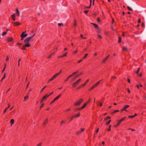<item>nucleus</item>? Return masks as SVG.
I'll return each mask as SVG.
<instances>
[{
  "label": "nucleus",
  "mask_w": 146,
  "mask_h": 146,
  "mask_svg": "<svg viewBox=\"0 0 146 146\" xmlns=\"http://www.w3.org/2000/svg\"><path fill=\"white\" fill-rule=\"evenodd\" d=\"M81 80V78H79L75 82H74L72 84V86L73 87H75L79 83V82Z\"/></svg>",
  "instance_id": "f257e3e1"
},
{
  "label": "nucleus",
  "mask_w": 146,
  "mask_h": 146,
  "mask_svg": "<svg viewBox=\"0 0 146 146\" xmlns=\"http://www.w3.org/2000/svg\"><path fill=\"white\" fill-rule=\"evenodd\" d=\"M83 100L82 99H80L79 100L76 102L74 104V105L76 106H79L81 103L83 101Z\"/></svg>",
  "instance_id": "f03ea898"
},
{
  "label": "nucleus",
  "mask_w": 146,
  "mask_h": 146,
  "mask_svg": "<svg viewBox=\"0 0 146 146\" xmlns=\"http://www.w3.org/2000/svg\"><path fill=\"white\" fill-rule=\"evenodd\" d=\"M129 106L128 105H125L124 106L123 109L121 110V111H125L126 112H128V111L127 110V109L129 108Z\"/></svg>",
  "instance_id": "7ed1b4c3"
},
{
  "label": "nucleus",
  "mask_w": 146,
  "mask_h": 146,
  "mask_svg": "<svg viewBox=\"0 0 146 146\" xmlns=\"http://www.w3.org/2000/svg\"><path fill=\"white\" fill-rule=\"evenodd\" d=\"M32 39V37H29L27 38L25 40L24 42L25 43H29V41Z\"/></svg>",
  "instance_id": "20e7f679"
},
{
  "label": "nucleus",
  "mask_w": 146,
  "mask_h": 146,
  "mask_svg": "<svg viewBox=\"0 0 146 146\" xmlns=\"http://www.w3.org/2000/svg\"><path fill=\"white\" fill-rule=\"evenodd\" d=\"M61 96V95H60V94H59V95H58L57 97H56V98H55L54 99V100H53L51 102H50V104H52L54 102V101H55L56 100H57L60 97V96Z\"/></svg>",
  "instance_id": "39448f33"
},
{
  "label": "nucleus",
  "mask_w": 146,
  "mask_h": 146,
  "mask_svg": "<svg viewBox=\"0 0 146 146\" xmlns=\"http://www.w3.org/2000/svg\"><path fill=\"white\" fill-rule=\"evenodd\" d=\"M100 81H98L96 83H95L94 84L93 86H92V87L94 88L96 87H97L98 85L100 84Z\"/></svg>",
  "instance_id": "423d86ee"
},
{
  "label": "nucleus",
  "mask_w": 146,
  "mask_h": 146,
  "mask_svg": "<svg viewBox=\"0 0 146 146\" xmlns=\"http://www.w3.org/2000/svg\"><path fill=\"white\" fill-rule=\"evenodd\" d=\"M27 34H24V33H22L21 35V37L25 38V37H26L27 36Z\"/></svg>",
  "instance_id": "0eeeda50"
},
{
  "label": "nucleus",
  "mask_w": 146,
  "mask_h": 146,
  "mask_svg": "<svg viewBox=\"0 0 146 146\" xmlns=\"http://www.w3.org/2000/svg\"><path fill=\"white\" fill-rule=\"evenodd\" d=\"M13 23L15 25L17 26V25H20L21 23L19 22H15Z\"/></svg>",
  "instance_id": "6e6552de"
},
{
  "label": "nucleus",
  "mask_w": 146,
  "mask_h": 146,
  "mask_svg": "<svg viewBox=\"0 0 146 146\" xmlns=\"http://www.w3.org/2000/svg\"><path fill=\"white\" fill-rule=\"evenodd\" d=\"M128 50L126 46H124L122 47V50L123 51H127Z\"/></svg>",
  "instance_id": "1a4fd4ad"
},
{
  "label": "nucleus",
  "mask_w": 146,
  "mask_h": 146,
  "mask_svg": "<svg viewBox=\"0 0 146 146\" xmlns=\"http://www.w3.org/2000/svg\"><path fill=\"white\" fill-rule=\"evenodd\" d=\"M11 16L12 19L13 20V21H15V14L12 15H11Z\"/></svg>",
  "instance_id": "9d476101"
},
{
  "label": "nucleus",
  "mask_w": 146,
  "mask_h": 146,
  "mask_svg": "<svg viewBox=\"0 0 146 146\" xmlns=\"http://www.w3.org/2000/svg\"><path fill=\"white\" fill-rule=\"evenodd\" d=\"M73 76V75H72V74H71L69 76H68L67 78H66V79L65 80V81H67L68 80H69V78H71V77H72V76Z\"/></svg>",
  "instance_id": "9b49d317"
},
{
  "label": "nucleus",
  "mask_w": 146,
  "mask_h": 146,
  "mask_svg": "<svg viewBox=\"0 0 146 146\" xmlns=\"http://www.w3.org/2000/svg\"><path fill=\"white\" fill-rule=\"evenodd\" d=\"M68 54V53L67 52H66L65 54H63V55H62V56H59L58 57V58H60L61 57H63L64 56H66L67 54Z\"/></svg>",
  "instance_id": "f8f14e48"
},
{
  "label": "nucleus",
  "mask_w": 146,
  "mask_h": 146,
  "mask_svg": "<svg viewBox=\"0 0 146 146\" xmlns=\"http://www.w3.org/2000/svg\"><path fill=\"white\" fill-rule=\"evenodd\" d=\"M49 96V95L46 94L43 97V100H45L46 98H48Z\"/></svg>",
  "instance_id": "ddd939ff"
},
{
  "label": "nucleus",
  "mask_w": 146,
  "mask_h": 146,
  "mask_svg": "<svg viewBox=\"0 0 146 146\" xmlns=\"http://www.w3.org/2000/svg\"><path fill=\"white\" fill-rule=\"evenodd\" d=\"M91 24L94 25V27L96 29L98 28L99 27L95 23H92Z\"/></svg>",
  "instance_id": "4468645a"
},
{
  "label": "nucleus",
  "mask_w": 146,
  "mask_h": 146,
  "mask_svg": "<svg viewBox=\"0 0 146 146\" xmlns=\"http://www.w3.org/2000/svg\"><path fill=\"white\" fill-rule=\"evenodd\" d=\"M97 30L96 31V32L98 33H100L101 32V30L100 29L99 27L97 28Z\"/></svg>",
  "instance_id": "2eb2a0df"
},
{
  "label": "nucleus",
  "mask_w": 146,
  "mask_h": 146,
  "mask_svg": "<svg viewBox=\"0 0 146 146\" xmlns=\"http://www.w3.org/2000/svg\"><path fill=\"white\" fill-rule=\"evenodd\" d=\"M25 46L26 47H29L31 46V45L29 44V43H25Z\"/></svg>",
  "instance_id": "dca6fc26"
},
{
  "label": "nucleus",
  "mask_w": 146,
  "mask_h": 146,
  "mask_svg": "<svg viewBox=\"0 0 146 146\" xmlns=\"http://www.w3.org/2000/svg\"><path fill=\"white\" fill-rule=\"evenodd\" d=\"M109 56V55H108V56H107L103 60V62L104 63H105L106 62V61L107 60V59L108 58Z\"/></svg>",
  "instance_id": "f3484780"
},
{
  "label": "nucleus",
  "mask_w": 146,
  "mask_h": 146,
  "mask_svg": "<svg viewBox=\"0 0 146 146\" xmlns=\"http://www.w3.org/2000/svg\"><path fill=\"white\" fill-rule=\"evenodd\" d=\"M89 81V80H87L85 82L84 84H83L81 86L82 87H83L84 86H85L86 84Z\"/></svg>",
  "instance_id": "a211bd4d"
},
{
  "label": "nucleus",
  "mask_w": 146,
  "mask_h": 146,
  "mask_svg": "<svg viewBox=\"0 0 146 146\" xmlns=\"http://www.w3.org/2000/svg\"><path fill=\"white\" fill-rule=\"evenodd\" d=\"M125 118H126V117L123 118L122 119H121L120 120L118 121V122H119L120 123H121V121H123L125 119Z\"/></svg>",
  "instance_id": "6ab92c4d"
},
{
  "label": "nucleus",
  "mask_w": 146,
  "mask_h": 146,
  "mask_svg": "<svg viewBox=\"0 0 146 146\" xmlns=\"http://www.w3.org/2000/svg\"><path fill=\"white\" fill-rule=\"evenodd\" d=\"M90 4L89 6L88 7H85L86 8H90L91 7V4H92V0H90Z\"/></svg>",
  "instance_id": "aec40b11"
},
{
  "label": "nucleus",
  "mask_w": 146,
  "mask_h": 146,
  "mask_svg": "<svg viewBox=\"0 0 146 146\" xmlns=\"http://www.w3.org/2000/svg\"><path fill=\"white\" fill-rule=\"evenodd\" d=\"M87 105V103L85 104L82 107L80 108V109H84Z\"/></svg>",
  "instance_id": "412c9836"
},
{
  "label": "nucleus",
  "mask_w": 146,
  "mask_h": 146,
  "mask_svg": "<svg viewBox=\"0 0 146 146\" xmlns=\"http://www.w3.org/2000/svg\"><path fill=\"white\" fill-rule=\"evenodd\" d=\"M14 120L13 119H11L10 121V123L11 124V125L13 124L14 123Z\"/></svg>",
  "instance_id": "4be33fe9"
},
{
  "label": "nucleus",
  "mask_w": 146,
  "mask_h": 146,
  "mask_svg": "<svg viewBox=\"0 0 146 146\" xmlns=\"http://www.w3.org/2000/svg\"><path fill=\"white\" fill-rule=\"evenodd\" d=\"M97 104L99 105L100 107L102 106L103 105L102 103L99 102H97Z\"/></svg>",
  "instance_id": "5701e85b"
},
{
  "label": "nucleus",
  "mask_w": 146,
  "mask_h": 146,
  "mask_svg": "<svg viewBox=\"0 0 146 146\" xmlns=\"http://www.w3.org/2000/svg\"><path fill=\"white\" fill-rule=\"evenodd\" d=\"M7 40L9 42H10L13 40V38H8Z\"/></svg>",
  "instance_id": "b1692460"
},
{
  "label": "nucleus",
  "mask_w": 146,
  "mask_h": 146,
  "mask_svg": "<svg viewBox=\"0 0 146 146\" xmlns=\"http://www.w3.org/2000/svg\"><path fill=\"white\" fill-rule=\"evenodd\" d=\"M5 76H6L5 74H4V76L1 79V80L0 81L1 82H2V81L5 78Z\"/></svg>",
  "instance_id": "393cba45"
},
{
  "label": "nucleus",
  "mask_w": 146,
  "mask_h": 146,
  "mask_svg": "<svg viewBox=\"0 0 146 146\" xmlns=\"http://www.w3.org/2000/svg\"><path fill=\"white\" fill-rule=\"evenodd\" d=\"M79 72V71L78 70L77 71H76L74 72L73 73H72V75L73 76L74 75L76 74L77 73Z\"/></svg>",
  "instance_id": "a878e982"
},
{
  "label": "nucleus",
  "mask_w": 146,
  "mask_h": 146,
  "mask_svg": "<svg viewBox=\"0 0 146 146\" xmlns=\"http://www.w3.org/2000/svg\"><path fill=\"white\" fill-rule=\"evenodd\" d=\"M74 25L75 27L76 25V21L75 19H74Z\"/></svg>",
  "instance_id": "bb28decb"
},
{
  "label": "nucleus",
  "mask_w": 146,
  "mask_h": 146,
  "mask_svg": "<svg viewBox=\"0 0 146 146\" xmlns=\"http://www.w3.org/2000/svg\"><path fill=\"white\" fill-rule=\"evenodd\" d=\"M127 8L128 9H129V11H132V9L129 7L127 6Z\"/></svg>",
  "instance_id": "cd10ccee"
},
{
  "label": "nucleus",
  "mask_w": 146,
  "mask_h": 146,
  "mask_svg": "<svg viewBox=\"0 0 146 146\" xmlns=\"http://www.w3.org/2000/svg\"><path fill=\"white\" fill-rule=\"evenodd\" d=\"M7 33V32H3L2 34V36H3L6 35Z\"/></svg>",
  "instance_id": "c85d7f7f"
},
{
  "label": "nucleus",
  "mask_w": 146,
  "mask_h": 146,
  "mask_svg": "<svg viewBox=\"0 0 146 146\" xmlns=\"http://www.w3.org/2000/svg\"><path fill=\"white\" fill-rule=\"evenodd\" d=\"M6 64H5L4 65V68H3V69L2 70V72H4V71L5 70V68H6Z\"/></svg>",
  "instance_id": "c756f323"
},
{
  "label": "nucleus",
  "mask_w": 146,
  "mask_h": 146,
  "mask_svg": "<svg viewBox=\"0 0 146 146\" xmlns=\"http://www.w3.org/2000/svg\"><path fill=\"white\" fill-rule=\"evenodd\" d=\"M57 76H56V75L55 74L54 75L52 78H53V79H54L55 78H56V77Z\"/></svg>",
  "instance_id": "7c9ffc66"
},
{
  "label": "nucleus",
  "mask_w": 146,
  "mask_h": 146,
  "mask_svg": "<svg viewBox=\"0 0 146 146\" xmlns=\"http://www.w3.org/2000/svg\"><path fill=\"white\" fill-rule=\"evenodd\" d=\"M80 115V114L79 113H78L77 114L75 115L74 116L75 117H78Z\"/></svg>",
  "instance_id": "2f4dec72"
},
{
  "label": "nucleus",
  "mask_w": 146,
  "mask_h": 146,
  "mask_svg": "<svg viewBox=\"0 0 146 146\" xmlns=\"http://www.w3.org/2000/svg\"><path fill=\"white\" fill-rule=\"evenodd\" d=\"M140 68H139L137 69V70L136 72V73L137 74H138L139 73V71L140 70Z\"/></svg>",
  "instance_id": "473e14b6"
},
{
  "label": "nucleus",
  "mask_w": 146,
  "mask_h": 146,
  "mask_svg": "<svg viewBox=\"0 0 146 146\" xmlns=\"http://www.w3.org/2000/svg\"><path fill=\"white\" fill-rule=\"evenodd\" d=\"M119 111L118 110H116L114 111L112 113V114L116 112H118Z\"/></svg>",
  "instance_id": "72a5a7b5"
},
{
  "label": "nucleus",
  "mask_w": 146,
  "mask_h": 146,
  "mask_svg": "<svg viewBox=\"0 0 146 146\" xmlns=\"http://www.w3.org/2000/svg\"><path fill=\"white\" fill-rule=\"evenodd\" d=\"M58 26H62L63 25V23H58Z\"/></svg>",
  "instance_id": "f704fd0d"
},
{
  "label": "nucleus",
  "mask_w": 146,
  "mask_h": 146,
  "mask_svg": "<svg viewBox=\"0 0 146 146\" xmlns=\"http://www.w3.org/2000/svg\"><path fill=\"white\" fill-rule=\"evenodd\" d=\"M121 41V38L119 37H118V42H120Z\"/></svg>",
  "instance_id": "c9c22d12"
},
{
  "label": "nucleus",
  "mask_w": 146,
  "mask_h": 146,
  "mask_svg": "<svg viewBox=\"0 0 146 146\" xmlns=\"http://www.w3.org/2000/svg\"><path fill=\"white\" fill-rule=\"evenodd\" d=\"M42 144V143H40L37 144L36 146H41Z\"/></svg>",
  "instance_id": "e433bc0d"
},
{
  "label": "nucleus",
  "mask_w": 146,
  "mask_h": 146,
  "mask_svg": "<svg viewBox=\"0 0 146 146\" xmlns=\"http://www.w3.org/2000/svg\"><path fill=\"white\" fill-rule=\"evenodd\" d=\"M53 78H50L49 80V81H48V83H49V82L50 81H52L53 80Z\"/></svg>",
  "instance_id": "4c0bfd02"
},
{
  "label": "nucleus",
  "mask_w": 146,
  "mask_h": 146,
  "mask_svg": "<svg viewBox=\"0 0 146 146\" xmlns=\"http://www.w3.org/2000/svg\"><path fill=\"white\" fill-rule=\"evenodd\" d=\"M118 123L117 125H114V126L115 127H117L118 125L120 123L119 122H118Z\"/></svg>",
  "instance_id": "58836bf2"
},
{
  "label": "nucleus",
  "mask_w": 146,
  "mask_h": 146,
  "mask_svg": "<svg viewBox=\"0 0 146 146\" xmlns=\"http://www.w3.org/2000/svg\"><path fill=\"white\" fill-rule=\"evenodd\" d=\"M88 54H85L84 56L83 57V58L84 59L86 57L88 56Z\"/></svg>",
  "instance_id": "ea45409f"
},
{
  "label": "nucleus",
  "mask_w": 146,
  "mask_h": 146,
  "mask_svg": "<svg viewBox=\"0 0 146 146\" xmlns=\"http://www.w3.org/2000/svg\"><path fill=\"white\" fill-rule=\"evenodd\" d=\"M28 97H29V96L28 95L27 96H25V98H24V99H25L24 101H25L26 99L28 98Z\"/></svg>",
  "instance_id": "a19ab883"
},
{
  "label": "nucleus",
  "mask_w": 146,
  "mask_h": 146,
  "mask_svg": "<svg viewBox=\"0 0 146 146\" xmlns=\"http://www.w3.org/2000/svg\"><path fill=\"white\" fill-rule=\"evenodd\" d=\"M111 121V120H109L107 122V123H106V124L107 125H108L110 123V122Z\"/></svg>",
  "instance_id": "79ce46f5"
},
{
  "label": "nucleus",
  "mask_w": 146,
  "mask_h": 146,
  "mask_svg": "<svg viewBox=\"0 0 146 146\" xmlns=\"http://www.w3.org/2000/svg\"><path fill=\"white\" fill-rule=\"evenodd\" d=\"M26 47L25 46V45L23 46V48H22V49L23 50H25L26 49Z\"/></svg>",
  "instance_id": "37998d69"
},
{
  "label": "nucleus",
  "mask_w": 146,
  "mask_h": 146,
  "mask_svg": "<svg viewBox=\"0 0 146 146\" xmlns=\"http://www.w3.org/2000/svg\"><path fill=\"white\" fill-rule=\"evenodd\" d=\"M47 120H46L44 122L43 124L44 125L46 123H47Z\"/></svg>",
  "instance_id": "c03bdc74"
},
{
  "label": "nucleus",
  "mask_w": 146,
  "mask_h": 146,
  "mask_svg": "<svg viewBox=\"0 0 146 146\" xmlns=\"http://www.w3.org/2000/svg\"><path fill=\"white\" fill-rule=\"evenodd\" d=\"M46 87V86H44V87L42 88V89L41 90V91H40V92H42V91L44 89H45V88Z\"/></svg>",
  "instance_id": "a18cd8bd"
},
{
  "label": "nucleus",
  "mask_w": 146,
  "mask_h": 146,
  "mask_svg": "<svg viewBox=\"0 0 146 146\" xmlns=\"http://www.w3.org/2000/svg\"><path fill=\"white\" fill-rule=\"evenodd\" d=\"M97 21L98 22H100V19L98 17L97 19Z\"/></svg>",
  "instance_id": "49530a36"
},
{
  "label": "nucleus",
  "mask_w": 146,
  "mask_h": 146,
  "mask_svg": "<svg viewBox=\"0 0 146 146\" xmlns=\"http://www.w3.org/2000/svg\"><path fill=\"white\" fill-rule=\"evenodd\" d=\"M8 109V108H7L5 109L3 113H5L6 112V110H7Z\"/></svg>",
  "instance_id": "de8ad7c7"
},
{
  "label": "nucleus",
  "mask_w": 146,
  "mask_h": 146,
  "mask_svg": "<svg viewBox=\"0 0 146 146\" xmlns=\"http://www.w3.org/2000/svg\"><path fill=\"white\" fill-rule=\"evenodd\" d=\"M110 117L109 116H108L107 117V118H105V120H107L108 119H110Z\"/></svg>",
  "instance_id": "09e8293b"
},
{
  "label": "nucleus",
  "mask_w": 146,
  "mask_h": 146,
  "mask_svg": "<svg viewBox=\"0 0 146 146\" xmlns=\"http://www.w3.org/2000/svg\"><path fill=\"white\" fill-rule=\"evenodd\" d=\"M16 12L18 16H19L20 15V13L19 11Z\"/></svg>",
  "instance_id": "8fccbe9b"
},
{
  "label": "nucleus",
  "mask_w": 146,
  "mask_h": 146,
  "mask_svg": "<svg viewBox=\"0 0 146 146\" xmlns=\"http://www.w3.org/2000/svg\"><path fill=\"white\" fill-rule=\"evenodd\" d=\"M21 60V59L19 58V60H18V66H19V61Z\"/></svg>",
  "instance_id": "3c124183"
},
{
  "label": "nucleus",
  "mask_w": 146,
  "mask_h": 146,
  "mask_svg": "<svg viewBox=\"0 0 146 146\" xmlns=\"http://www.w3.org/2000/svg\"><path fill=\"white\" fill-rule=\"evenodd\" d=\"M70 108H69L67 110H65V111H70Z\"/></svg>",
  "instance_id": "603ef678"
},
{
  "label": "nucleus",
  "mask_w": 146,
  "mask_h": 146,
  "mask_svg": "<svg viewBox=\"0 0 146 146\" xmlns=\"http://www.w3.org/2000/svg\"><path fill=\"white\" fill-rule=\"evenodd\" d=\"M44 106V104H42L41 105V106H40V109H41V108Z\"/></svg>",
  "instance_id": "864d4df0"
},
{
  "label": "nucleus",
  "mask_w": 146,
  "mask_h": 146,
  "mask_svg": "<svg viewBox=\"0 0 146 146\" xmlns=\"http://www.w3.org/2000/svg\"><path fill=\"white\" fill-rule=\"evenodd\" d=\"M98 36L99 38H102V37L100 35H98Z\"/></svg>",
  "instance_id": "5fc2aeb1"
},
{
  "label": "nucleus",
  "mask_w": 146,
  "mask_h": 146,
  "mask_svg": "<svg viewBox=\"0 0 146 146\" xmlns=\"http://www.w3.org/2000/svg\"><path fill=\"white\" fill-rule=\"evenodd\" d=\"M80 76L79 75H78L77 76H76L75 77V79L73 80H74V79H75L76 78H77L78 77H79Z\"/></svg>",
  "instance_id": "6e6d98bb"
},
{
  "label": "nucleus",
  "mask_w": 146,
  "mask_h": 146,
  "mask_svg": "<svg viewBox=\"0 0 146 146\" xmlns=\"http://www.w3.org/2000/svg\"><path fill=\"white\" fill-rule=\"evenodd\" d=\"M99 130V128H98L96 130V133H98V132Z\"/></svg>",
  "instance_id": "4d7b16f0"
},
{
  "label": "nucleus",
  "mask_w": 146,
  "mask_h": 146,
  "mask_svg": "<svg viewBox=\"0 0 146 146\" xmlns=\"http://www.w3.org/2000/svg\"><path fill=\"white\" fill-rule=\"evenodd\" d=\"M88 11H84V13L86 14H87L88 12Z\"/></svg>",
  "instance_id": "13d9d810"
},
{
  "label": "nucleus",
  "mask_w": 146,
  "mask_h": 146,
  "mask_svg": "<svg viewBox=\"0 0 146 146\" xmlns=\"http://www.w3.org/2000/svg\"><path fill=\"white\" fill-rule=\"evenodd\" d=\"M60 73H58L55 74L57 76L60 75Z\"/></svg>",
  "instance_id": "bf43d9fd"
},
{
  "label": "nucleus",
  "mask_w": 146,
  "mask_h": 146,
  "mask_svg": "<svg viewBox=\"0 0 146 146\" xmlns=\"http://www.w3.org/2000/svg\"><path fill=\"white\" fill-rule=\"evenodd\" d=\"M94 88L92 87H92L89 89V90H92V89H93Z\"/></svg>",
  "instance_id": "052dcab7"
},
{
  "label": "nucleus",
  "mask_w": 146,
  "mask_h": 146,
  "mask_svg": "<svg viewBox=\"0 0 146 146\" xmlns=\"http://www.w3.org/2000/svg\"><path fill=\"white\" fill-rule=\"evenodd\" d=\"M128 117L129 118H133V116H128Z\"/></svg>",
  "instance_id": "680f3d73"
},
{
  "label": "nucleus",
  "mask_w": 146,
  "mask_h": 146,
  "mask_svg": "<svg viewBox=\"0 0 146 146\" xmlns=\"http://www.w3.org/2000/svg\"><path fill=\"white\" fill-rule=\"evenodd\" d=\"M111 126L110 125L109 126V128L108 129V131H110V128L111 127Z\"/></svg>",
  "instance_id": "e2e57ef3"
},
{
  "label": "nucleus",
  "mask_w": 146,
  "mask_h": 146,
  "mask_svg": "<svg viewBox=\"0 0 146 146\" xmlns=\"http://www.w3.org/2000/svg\"><path fill=\"white\" fill-rule=\"evenodd\" d=\"M90 101V99L89 100L86 102V103H87V104L88 103H89Z\"/></svg>",
  "instance_id": "0e129e2a"
},
{
  "label": "nucleus",
  "mask_w": 146,
  "mask_h": 146,
  "mask_svg": "<svg viewBox=\"0 0 146 146\" xmlns=\"http://www.w3.org/2000/svg\"><path fill=\"white\" fill-rule=\"evenodd\" d=\"M84 130V128H82L81 129V132H82Z\"/></svg>",
  "instance_id": "69168bd1"
},
{
  "label": "nucleus",
  "mask_w": 146,
  "mask_h": 146,
  "mask_svg": "<svg viewBox=\"0 0 146 146\" xmlns=\"http://www.w3.org/2000/svg\"><path fill=\"white\" fill-rule=\"evenodd\" d=\"M138 22L140 23L141 22V19H139L138 20Z\"/></svg>",
  "instance_id": "338daca9"
},
{
  "label": "nucleus",
  "mask_w": 146,
  "mask_h": 146,
  "mask_svg": "<svg viewBox=\"0 0 146 146\" xmlns=\"http://www.w3.org/2000/svg\"><path fill=\"white\" fill-rule=\"evenodd\" d=\"M127 81L129 83H130V80L129 79H127Z\"/></svg>",
  "instance_id": "774afa93"
}]
</instances>
